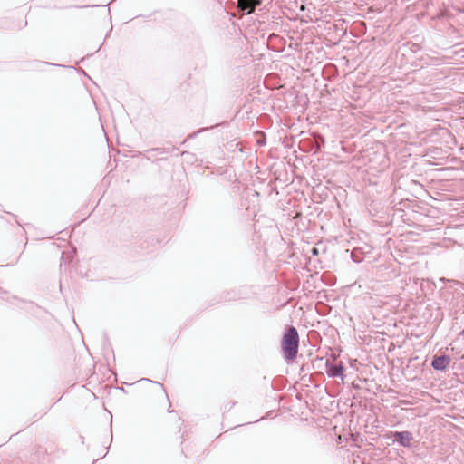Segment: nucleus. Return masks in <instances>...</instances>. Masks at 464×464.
<instances>
[{"label":"nucleus","mask_w":464,"mask_h":464,"mask_svg":"<svg viewBox=\"0 0 464 464\" xmlns=\"http://www.w3.org/2000/svg\"><path fill=\"white\" fill-rule=\"evenodd\" d=\"M300 337L297 329L291 324L284 328L281 339V353L286 363H292L296 359L299 350Z\"/></svg>","instance_id":"f257e3e1"},{"label":"nucleus","mask_w":464,"mask_h":464,"mask_svg":"<svg viewBox=\"0 0 464 464\" xmlns=\"http://www.w3.org/2000/svg\"><path fill=\"white\" fill-rule=\"evenodd\" d=\"M345 366L342 361L338 360H326L325 362V373L329 378H340L344 383Z\"/></svg>","instance_id":"f03ea898"},{"label":"nucleus","mask_w":464,"mask_h":464,"mask_svg":"<svg viewBox=\"0 0 464 464\" xmlns=\"http://www.w3.org/2000/svg\"><path fill=\"white\" fill-rule=\"evenodd\" d=\"M389 438L392 439V445L397 444L404 448H411L413 440V435L410 430L392 431Z\"/></svg>","instance_id":"7ed1b4c3"},{"label":"nucleus","mask_w":464,"mask_h":464,"mask_svg":"<svg viewBox=\"0 0 464 464\" xmlns=\"http://www.w3.org/2000/svg\"><path fill=\"white\" fill-rule=\"evenodd\" d=\"M450 362H451V358L450 355L445 354V353L436 354L431 359L430 366L435 371L444 372L448 370Z\"/></svg>","instance_id":"20e7f679"},{"label":"nucleus","mask_w":464,"mask_h":464,"mask_svg":"<svg viewBox=\"0 0 464 464\" xmlns=\"http://www.w3.org/2000/svg\"><path fill=\"white\" fill-rule=\"evenodd\" d=\"M372 250L373 247L368 244L362 246H355L351 252V259L353 262L359 264L363 261L365 256L371 255Z\"/></svg>","instance_id":"39448f33"},{"label":"nucleus","mask_w":464,"mask_h":464,"mask_svg":"<svg viewBox=\"0 0 464 464\" xmlns=\"http://www.w3.org/2000/svg\"><path fill=\"white\" fill-rule=\"evenodd\" d=\"M182 37L185 38H198L197 29L195 24L189 20L186 19L179 26L178 31Z\"/></svg>","instance_id":"423d86ee"},{"label":"nucleus","mask_w":464,"mask_h":464,"mask_svg":"<svg viewBox=\"0 0 464 464\" xmlns=\"http://www.w3.org/2000/svg\"><path fill=\"white\" fill-rule=\"evenodd\" d=\"M261 4V0H237V8L246 14H251Z\"/></svg>","instance_id":"0eeeda50"},{"label":"nucleus","mask_w":464,"mask_h":464,"mask_svg":"<svg viewBox=\"0 0 464 464\" xmlns=\"http://www.w3.org/2000/svg\"><path fill=\"white\" fill-rule=\"evenodd\" d=\"M240 298H241V295H240L239 290L231 289V290H228V291H225L221 295L220 301H223V302H232V301H237V300H238Z\"/></svg>","instance_id":"6e6552de"},{"label":"nucleus","mask_w":464,"mask_h":464,"mask_svg":"<svg viewBox=\"0 0 464 464\" xmlns=\"http://www.w3.org/2000/svg\"><path fill=\"white\" fill-rule=\"evenodd\" d=\"M167 153V150L164 148H152L146 150L142 155L149 160H156L157 156L160 154Z\"/></svg>","instance_id":"1a4fd4ad"},{"label":"nucleus","mask_w":464,"mask_h":464,"mask_svg":"<svg viewBox=\"0 0 464 464\" xmlns=\"http://www.w3.org/2000/svg\"><path fill=\"white\" fill-rule=\"evenodd\" d=\"M12 299L19 300V298L16 295H13ZM20 301H22L23 303H26L28 304V307L26 308V311L31 313V314H35L36 310L42 309L40 306H38L37 304H35L32 301H26V300H24V299H20Z\"/></svg>","instance_id":"9d476101"},{"label":"nucleus","mask_w":464,"mask_h":464,"mask_svg":"<svg viewBox=\"0 0 464 464\" xmlns=\"http://www.w3.org/2000/svg\"><path fill=\"white\" fill-rule=\"evenodd\" d=\"M207 130H208V128H201V129L198 130L197 131H195V132H193V133L189 134L188 138V139H194V138H196V137L198 136V134H199V133H201V132H204V131H206Z\"/></svg>","instance_id":"9b49d317"},{"label":"nucleus","mask_w":464,"mask_h":464,"mask_svg":"<svg viewBox=\"0 0 464 464\" xmlns=\"http://www.w3.org/2000/svg\"><path fill=\"white\" fill-rule=\"evenodd\" d=\"M140 382H152V383H155V384L160 385V386L164 390V386H163V384H162V383H160V382H153V381H151V380H150V379H148V378H141V379L140 380Z\"/></svg>","instance_id":"f8f14e48"},{"label":"nucleus","mask_w":464,"mask_h":464,"mask_svg":"<svg viewBox=\"0 0 464 464\" xmlns=\"http://www.w3.org/2000/svg\"><path fill=\"white\" fill-rule=\"evenodd\" d=\"M41 64H46V65H52V66H60V67H64V65H62V64H57V63H44V62H41L40 63Z\"/></svg>","instance_id":"ddd939ff"},{"label":"nucleus","mask_w":464,"mask_h":464,"mask_svg":"<svg viewBox=\"0 0 464 464\" xmlns=\"http://www.w3.org/2000/svg\"><path fill=\"white\" fill-rule=\"evenodd\" d=\"M311 253L313 256H317L319 251L316 247H313L312 250H311Z\"/></svg>","instance_id":"4468645a"},{"label":"nucleus","mask_w":464,"mask_h":464,"mask_svg":"<svg viewBox=\"0 0 464 464\" xmlns=\"http://www.w3.org/2000/svg\"><path fill=\"white\" fill-rule=\"evenodd\" d=\"M0 294L2 295H8V291L3 289L1 286H0Z\"/></svg>","instance_id":"2eb2a0df"},{"label":"nucleus","mask_w":464,"mask_h":464,"mask_svg":"<svg viewBox=\"0 0 464 464\" xmlns=\"http://www.w3.org/2000/svg\"><path fill=\"white\" fill-rule=\"evenodd\" d=\"M353 388L355 389V390H359L361 387L359 384L355 383L354 382H353Z\"/></svg>","instance_id":"dca6fc26"},{"label":"nucleus","mask_w":464,"mask_h":464,"mask_svg":"<svg viewBox=\"0 0 464 464\" xmlns=\"http://www.w3.org/2000/svg\"><path fill=\"white\" fill-rule=\"evenodd\" d=\"M236 402H232L229 407L227 408V411L231 410L235 406Z\"/></svg>","instance_id":"f3484780"},{"label":"nucleus","mask_w":464,"mask_h":464,"mask_svg":"<svg viewBox=\"0 0 464 464\" xmlns=\"http://www.w3.org/2000/svg\"><path fill=\"white\" fill-rule=\"evenodd\" d=\"M459 335L464 339V328L460 331Z\"/></svg>","instance_id":"a211bd4d"},{"label":"nucleus","mask_w":464,"mask_h":464,"mask_svg":"<svg viewBox=\"0 0 464 464\" xmlns=\"http://www.w3.org/2000/svg\"><path fill=\"white\" fill-rule=\"evenodd\" d=\"M258 144H259L260 146H262V145H265L266 143H265V142H263V140H260V141H258Z\"/></svg>","instance_id":"6ab92c4d"},{"label":"nucleus","mask_w":464,"mask_h":464,"mask_svg":"<svg viewBox=\"0 0 464 464\" xmlns=\"http://www.w3.org/2000/svg\"><path fill=\"white\" fill-rule=\"evenodd\" d=\"M258 144H259L260 146H262V145H265L266 143H265V142H263V140H260V141H258Z\"/></svg>","instance_id":"aec40b11"},{"label":"nucleus","mask_w":464,"mask_h":464,"mask_svg":"<svg viewBox=\"0 0 464 464\" xmlns=\"http://www.w3.org/2000/svg\"><path fill=\"white\" fill-rule=\"evenodd\" d=\"M218 123H216L215 125L210 126V129H213V128L218 127Z\"/></svg>","instance_id":"412c9836"},{"label":"nucleus","mask_w":464,"mask_h":464,"mask_svg":"<svg viewBox=\"0 0 464 464\" xmlns=\"http://www.w3.org/2000/svg\"><path fill=\"white\" fill-rule=\"evenodd\" d=\"M218 123H216L215 125L210 126V129H213V128L218 127Z\"/></svg>","instance_id":"4be33fe9"},{"label":"nucleus","mask_w":464,"mask_h":464,"mask_svg":"<svg viewBox=\"0 0 464 464\" xmlns=\"http://www.w3.org/2000/svg\"><path fill=\"white\" fill-rule=\"evenodd\" d=\"M218 123H216L215 125L210 126V129H213V128L218 127Z\"/></svg>","instance_id":"5701e85b"},{"label":"nucleus","mask_w":464,"mask_h":464,"mask_svg":"<svg viewBox=\"0 0 464 464\" xmlns=\"http://www.w3.org/2000/svg\"><path fill=\"white\" fill-rule=\"evenodd\" d=\"M218 123H216L215 125L210 126V129H213V128L218 127Z\"/></svg>","instance_id":"b1692460"},{"label":"nucleus","mask_w":464,"mask_h":464,"mask_svg":"<svg viewBox=\"0 0 464 464\" xmlns=\"http://www.w3.org/2000/svg\"><path fill=\"white\" fill-rule=\"evenodd\" d=\"M108 336H107V334H104V339L107 340Z\"/></svg>","instance_id":"393cba45"},{"label":"nucleus","mask_w":464,"mask_h":464,"mask_svg":"<svg viewBox=\"0 0 464 464\" xmlns=\"http://www.w3.org/2000/svg\"><path fill=\"white\" fill-rule=\"evenodd\" d=\"M111 433L112 434V432H111ZM112 440H113V438L111 437V442Z\"/></svg>","instance_id":"a878e982"},{"label":"nucleus","mask_w":464,"mask_h":464,"mask_svg":"<svg viewBox=\"0 0 464 464\" xmlns=\"http://www.w3.org/2000/svg\"><path fill=\"white\" fill-rule=\"evenodd\" d=\"M0 267H4V266H0Z\"/></svg>","instance_id":"bb28decb"}]
</instances>
